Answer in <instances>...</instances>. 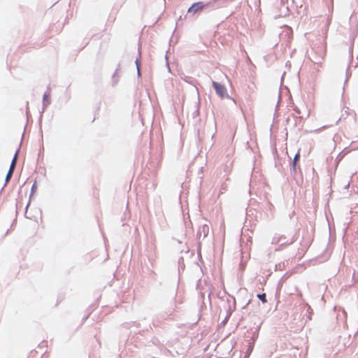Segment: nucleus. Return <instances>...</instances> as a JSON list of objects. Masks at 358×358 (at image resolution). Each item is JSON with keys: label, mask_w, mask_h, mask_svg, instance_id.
<instances>
[{"label": "nucleus", "mask_w": 358, "mask_h": 358, "mask_svg": "<svg viewBox=\"0 0 358 358\" xmlns=\"http://www.w3.org/2000/svg\"><path fill=\"white\" fill-rule=\"evenodd\" d=\"M213 86L216 92V93L221 97L223 98L227 94V89L226 87L215 81H213Z\"/></svg>", "instance_id": "nucleus-1"}, {"label": "nucleus", "mask_w": 358, "mask_h": 358, "mask_svg": "<svg viewBox=\"0 0 358 358\" xmlns=\"http://www.w3.org/2000/svg\"><path fill=\"white\" fill-rule=\"evenodd\" d=\"M17 159V152L15 154V156H14V157L12 160L11 164H10V169L6 174V182L9 181L13 176L14 169L15 168Z\"/></svg>", "instance_id": "nucleus-2"}, {"label": "nucleus", "mask_w": 358, "mask_h": 358, "mask_svg": "<svg viewBox=\"0 0 358 358\" xmlns=\"http://www.w3.org/2000/svg\"><path fill=\"white\" fill-rule=\"evenodd\" d=\"M204 7L205 5L203 2H196L192 5V6L188 9L187 12L189 13H196L199 11H201Z\"/></svg>", "instance_id": "nucleus-3"}, {"label": "nucleus", "mask_w": 358, "mask_h": 358, "mask_svg": "<svg viewBox=\"0 0 358 358\" xmlns=\"http://www.w3.org/2000/svg\"><path fill=\"white\" fill-rule=\"evenodd\" d=\"M285 239H286V237L284 235H282V236H280L278 237H275L273 238V243L275 244H280L282 245H289L291 243H292V242H293V241L292 239L289 241H285Z\"/></svg>", "instance_id": "nucleus-4"}, {"label": "nucleus", "mask_w": 358, "mask_h": 358, "mask_svg": "<svg viewBox=\"0 0 358 358\" xmlns=\"http://www.w3.org/2000/svg\"><path fill=\"white\" fill-rule=\"evenodd\" d=\"M299 157H300V154H299V152H298L295 155L294 158V162H293V167H294V169H295L296 162L299 159Z\"/></svg>", "instance_id": "nucleus-5"}, {"label": "nucleus", "mask_w": 358, "mask_h": 358, "mask_svg": "<svg viewBox=\"0 0 358 358\" xmlns=\"http://www.w3.org/2000/svg\"><path fill=\"white\" fill-rule=\"evenodd\" d=\"M257 297L263 302L266 303L267 300L266 298V294H260L257 295Z\"/></svg>", "instance_id": "nucleus-6"}, {"label": "nucleus", "mask_w": 358, "mask_h": 358, "mask_svg": "<svg viewBox=\"0 0 358 358\" xmlns=\"http://www.w3.org/2000/svg\"><path fill=\"white\" fill-rule=\"evenodd\" d=\"M48 95L46 94H44V99H47Z\"/></svg>", "instance_id": "nucleus-7"}]
</instances>
